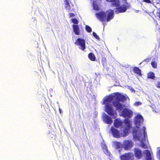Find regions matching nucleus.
Masks as SVG:
<instances>
[{
  "label": "nucleus",
  "mask_w": 160,
  "mask_h": 160,
  "mask_svg": "<svg viewBox=\"0 0 160 160\" xmlns=\"http://www.w3.org/2000/svg\"><path fill=\"white\" fill-rule=\"evenodd\" d=\"M126 99L125 96L118 93L106 97L103 101V103L105 104L106 112L115 118L117 116V112L113 109V105L116 110L120 111V114L121 116L126 118H131L133 115L132 110L125 108L122 111L124 105L121 102H123Z\"/></svg>",
  "instance_id": "nucleus-1"
},
{
  "label": "nucleus",
  "mask_w": 160,
  "mask_h": 160,
  "mask_svg": "<svg viewBox=\"0 0 160 160\" xmlns=\"http://www.w3.org/2000/svg\"><path fill=\"white\" fill-rule=\"evenodd\" d=\"M93 7L94 10H98L99 9V8L98 7V5H97L95 2L94 1L93 3Z\"/></svg>",
  "instance_id": "nucleus-20"
},
{
  "label": "nucleus",
  "mask_w": 160,
  "mask_h": 160,
  "mask_svg": "<svg viewBox=\"0 0 160 160\" xmlns=\"http://www.w3.org/2000/svg\"><path fill=\"white\" fill-rule=\"evenodd\" d=\"M159 148H158V151L157 152V158L160 160V149H159Z\"/></svg>",
  "instance_id": "nucleus-25"
},
{
  "label": "nucleus",
  "mask_w": 160,
  "mask_h": 160,
  "mask_svg": "<svg viewBox=\"0 0 160 160\" xmlns=\"http://www.w3.org/2000/svg\"><path fill=\"white\" fill-rule=\"evenodd\" d=\"M122 124V121L121 119H117L114 120V125L117 128H118L119 127L121 126Z\"/></svg>",
  "instance_id": "nucleus-14"
},
{
  "label": "nucleus",
  "mask_w": 160,
  "mask_h": 160,
  "mask_svg": "<svg viewBox=\"0 0 160 160\" xmlns=\"http://www.w3.org/2000/svg\"><path fill=\"white\" fill-rule=\"evenodd\" d=\"M115 145L118 148H119L121 147H122V144L119 142H116L115 143Z\"/></svg>",
  "instance_id": "nucleus-22"
},
{
  "label": "nucleus",
  "mask_w": 160,
  "mask_h": 160,
  "mask_svg": "<svg viewBox=\"0 0 160 160\" xmlns=\"http://www.w3.org/2000/svg\"><path fill=\"white\" fill-rule=\"evenodd\" d=\"M102 64L103 66L106 64V58H103L102 59Z\"/></svg>",
  "instance_id": "nucleus-26"
},
{
  "label": "nucleus",
  "mask_w": 160,
  "mask_h": 160,
  "mask_svg": "<svg viewBox=\"0 0 160 160\" xmlns=\"http://www.w3.org/2000/svg\"><path fill=\"white\" fill-rule=\"evenodd\" d=\"M75 44L78 46V48L84 51L86 49L85 40L82 38H78L76 40Z\"/></svg>",
  "instance_id": "nucleus-5"
},
{
  "label": "nucleus",
  "mask_w": 160,
  "mask_h": 160,
  "mask_svg": "<svg viewBox=\"0 0 160 160\" xmlns=\"http://www.w3.org/2000/svg\"><path fill=\"white\" fill-rule=\"evenodd\" d=\"M96 16L98 19L100 20V12L96 13Z\"/></svg>",
  "instance_id": "nucleus-29"
},
{
  "label": "nucleus",
  "mask_w": 160,
  "mask_h": 160,
  "mask_svg": "<svg viewBox=\"0 0 160 160\" xmlns=\"http://www.w3.org/2000/svg\"><path fill=\"white\" fill-rule=\"evenodd\" d=\"M103 120L108 124H111L112 122L111 118L106 114L103 117Z\"/></svg>",
  "instance_id": "nucleus-16"
},
{
  "label": "nucleus",
  "mask_w": 160,
  "mask_h": 160,
  "mask_svg": "<svg viewBox=\"0 0 160 160\" xmlns=\"http://www.w3.org/2000/svg\"><path fill=\"white\" fill-rule=\"evenodd\" d=\"M72 27L73 28V31L76 35H79L80 34V31L78 25H72Z\"/></svg>",
  "instance_id": "nucleus-11"
},
{
  "label": "nucleus",
  "mask_w": 160,
  "mask_h": 160,
  "mask_svg": "<svg viewBox=\"0 0 160 160\" xmlns=\"http://www.w3.org/2000/svg\"><path fill=\"white\" fill-rule=\"evenodd\" d=\"M129 89L131 90V91L132 92L133 91H134L133 90V89L131 87H129Z\"/></svg>",
  "instance_id": "nucleus-34"
},
{
  "label": "nucleus",
  "mask_w": 160,
  "mask_h": 160,
  "mask_svg": "<svg viewBox=\"0 0 160 160\" xmlns=\"http://www.w3.org/2000/svg\"><path fill=\"white\" fill-rule=\"evenodd\" d=\"M72 23L74 24H78L79 22L78 20L76 18H73L72 19Z\"/></svg>",
  "instance_id": "nucleus-23"
},
{
  "label": "nucleus",
  "mask_w": 160,
  "mask_h": 160,
  "mask_svg": "<svg viewBox=\"0 0 160 160\" xmlns=\"http://www.w3.org/2000/svg\"><path fill=\"white\" fill-rule=\"evenodd\" d=\"M142 103L140 102H135L133 105L134 106H137L141 105Z\"/></svg>",
  "instance_id": "nucleus-27"
},
{
  "label": "nucleus",
  "mask_w": 160,
  "mask_h": 160,
  "mask_svg": "<svg viewBox=\"0 0 160 160\" xmlns=\"http://www.w3.org/2000/svg\"><path fill=\"white\" fill-rule=\"evenodd\" d=\"M134 152L135 157L138 159L141 158L142 156V151L138 148H135Z\"/></svg>",
  "instance_id": "nucleus-7"
},
{
  "label": "nucleus",
  "mask_w": 160,
  "mask_h": 160,
  "mask_svg": "<svg viewBox=\"0 0 160 160\" xmlns=\"http://www.w3.org/2000/svg\"><path fill=\"white\" fill-rule=\"evenodd\" d=\"M59 112L60 113H62V111L61 110V109H60V108H59Z\"/></svg>",
  "instance_id": "nucleus-35"
},
{
  "label": "nucleus",
  "mask_w": 160,
  "mask_h": 160,
  "mask_svg": "<svg viewBox=\"0 0 160 160\" xmlns=\"http://www.w3.org/2000/svg\"><path fill=\"white\" fill-rule=\"evenodd\" d=\"M151 65L154 68H156L157 67V63L155 61H152L151 62Z\"/></svg>",
  "instance_id": "nucleus-24"
},
{
  "label": "nucleus",
  "mask_w": 160,
  "mask_h": 160,
  "mask_svg": "<svg viewBox=\"0 0 160 160\" xmlns=\"http://www.w3.org/2000/svg\"><path fill=\"white\" fill-rule=\"evenodd\" d=\"M113 17V11L112 10H109L106 12L101 11V21L103 22L104 25L105 23L112 19Z\"/></svg>",
  "instance_id": "nucleus-4"
},
{
  "label": "nucleus",
  "mask_w": 160,
  "mask_h": 160,
  "mask_svg": "<svg viewBox=\"0 0 160 160\" xmlns=\"http://www.w3.org/2000/svg\"><path fill=\"white\" fill-rule=\"evenodd\" d=\"M134 72L135 73L138 74L139 75H141V71L139 68L137 67H135L133 69Z\"/></svg>",
  "instance_id": "nucleus-19"
},
{
  "label": "nucleus",
  "mask_w": 160,
  "mask_h": 160,
  "mask_svg": "<svg viewBox=\"0 0 160 160\" xmlns=\"http://www.w3.org/2000/svg\"><path fill=\"white\" fill-rule=\"evenodd\" d=\"M143 121L142 117L140 114L137 115L135 117L134 123L136 128L133 129V136L135 140L141 142V146L142 148H147L148 147V141L146 140V128L144 127H139Z\"/></svg>",
  "instance_id": "nucleus-2"
},
{
  "label": "nucleus",
  "mask_w": 160,
  "mask_h": 160,
  "mask_svg": "<svg viewBox=\"0 0 160 160\" xmlns=\"http://www.w3.org/2000/svg\"><path fill=\"white\" fill-rule=\"evenodd\" d=\"M56 137V136H54V138H55Z\"/></svg>",
  "instance_id": "nucleus-38"
},
{
  "label": "nucleus",
  "mask_w": 160,
  "mask_h": 160,
  "mask_svg": "<svg viewBox=\"0 0 160 160\" xmlns=\"http://www.w3.org/2000/svg\"><path fill=\"white\" fill-rule=\"evenodd\" d=\"M92 34L93 36L95 37V38L98 39H99V37L97 35V34L95 32H93L92 33Z\"/></svg>",
  "instance_id": "nucleus-28"
},
{
  "label": "nucleus",
  "mask_w": 160,
  "mask_h": 160,
  "mask_svg": "<svg viewBox=\"0 0 160 160\" xmlns=\"http://www.w3.org/2000/svg\"><path fill=\"white\" fill-rule=\"evenodd\" d=\"M134 143L131 140H125L122 143V147L125 150H130L133 146Z\"/></svg>",
  "instance_id": "nucleus-6"
},
{
  "label": "nucleus",
  "mask_w": 160,
  "mask_h": 160,
  "mask_svg": "<svg viewBox=\"0 0 160 160\" xmlns=\"http://www.w3.org/2000/svg\"><path fill=\"white\" fill-rule=\"evenodd\" d=\"M148 77L149 78L153 79L155 78V75L152 72H150L148 74Z\"/></svg>",
  "instance_id": "nucleus-18"
},
{
  "label": "nucleus",
  "mask_w": 160,
  "mask_h": 160,
  "mask_svg": "<svg viewBox=\"0 0 160 160\" xmlns=\"http://www.w3.org/2000/svg\"><path fill=\"white\" fill-rule=\"evenodd\" d=\"M64 2L65 3V8L68 11V12L73 11V9H71L70 8V6L69 2L68 0H64Z\"/></svg>",
  "instance_id": "nucleus-15"
},
{
  "label": "nucleus",
  "mask_w": 160,
  "mask_h": 160,
  "mask_svg": "<svg viewBox=\"0 0 160 160\" xmlns=\"http://www.w3.org/2000/svg\"><path fill=\"white\" fill-rule=\"evenodd\" d=\"M129 119H125L124 124L125 125V128H123L121 130V132L113 127H112L111 130L113 136L117 138H120L121 137H125L127 136L128 132L132 128Z\"/></svg>",
  "instance_id": "nucleus-3"
},
{
  "label": "nucleus",
  "mask_w": 160,
  "mask_h": 160,
  "mask_svg": "<svg viewBox=\"0 0 160 160\" xmlns=\"http://www.w3.org/2000/svg\"><path fill=\"white\" fill-rule=\"evenodd\" d=\"M69 14L70 17H73L75 16L74 14L72 13H70Z\"/></svg>",
  "instance_id": "nucleus-31"
},
{
  "label": "nucleus",
  "mask_w": 160,
  "mask_h": 160,
  "mask_svg": "<svg viewBox=\"0 0 160 160\" xmlns=\"http://www.w3.org/2000/svg\"><path fill=\"white\" fill-rule=\"evenodd\" d=\"M138 11H139V10H136V11H135V12H136V13L138 12Z\"/></svg>",
  "instance_id": "nucleus-36"
},
{
  "label": "nucleus",
  "mask_w": 160,
  "mask_h": 160,
  "mask_svg": "<svg viewBox=\"0 0 160 160\" xmlns=\"http://www.w3.org/2000/svg\"><path fill=\"white\" fill-rule=\"evenodd\" d=\"M88 58H89L92 61H95L96 59L95 56L94 54L90 52L89 53L88 55Z\"/></svg>",
  "instance_id": "nucleus-17"
},
{
  "label": "nucleus",
  "mask_w": 160,
  "mask_h": 160,
  "mask_svg": "<svg viewBox=\"0 0 160 160\" xmlns=\"http://www.w3.org/2000/svg\"><path fill=\"white\" fill-rule=\"evenodd\" d=\"M159 18H160V13L159 14Z\"/></svg>",
  "instance_id": "nucleus-37"
},
{
  "label": "nucleus",
  "mask_w": 160,
  "mask_h": 160,
  "mask_svg": "<svg viewBox=\"0 0 160 160\" xmlns=\"http://www.w3.org/2000/svg\"><path fill=\"white\" fill-rule=\"evenodd\" d=\"M144 153L146 155V160H154L152 155V153L150 151L145 150L144 151Z\"/></svg>",
  "instance_id": "nucleus-9"
},
{
  "label": "nucleus",
  "mask_w": 160,
  "mask_h": 160,
  "mask_svg": "<svg viewBox=\"0 0 160 160\" xmlns=\"http://www.w3.org/2000/svg\"><path fill=\"white\" fill-rule=\"evenodd\" d=\"M150 59L151 58H148L145 59L144 61L147 62H148L150 60Z\"/></svg>",
  "instance_id": "nucleus-32"
},
{
  "label": "nucleus",
  "mask_w": 160,
  "mask_h": 160,
  "mask_svg": "<svg viewBox=\"0 0 160 160\" xmlns=\"http://www.w3.org/2000/svg\"><path fill=\"white\" fill-rule=\"evenodd\" d=\"M106 1L112 3V6L113 7H117L119 5V0H106Z\"/></svg>",
  "instance_id": "nucleus-12"
},
{
  "label": "nucleus",
  "mask_w": 160,
  "mask_h": 160,
  "mask_svg": "<svg viewBox=\"0 0 160 160\" xmlns=\"http://www.w3.org/2000/svg\"><path fill=\"white\" fill-rule=\"evenodd\" d=\"M85 29L88 32H91L92 31L91 28L88 25H86Z\"/></svg>",
  "instance_id": "nucleus-21"
},
{
  "label": "nucleus",
  "mask_w": 160,
  "mask_h": 160,
  "mask_svg": "<svg viewBox=\"0 0 160 160\" xmlns=\"http://www.w3.org/2000/svg\"><path fill=\"white\" fill-rule=\"evenodd\" d=\"M155 85L157 88H160V82H158L157 83L155 84Z\"/></svg>",
  "instance_id": "nucleus-30"
},
{
  "label": "nucleus",
  "mask_w": 160,
  "mask_h": 160,
  "mask_svg": "<svg viewBox=\"0 0 160 160\" xmlns=\"http://www.w3.org/2000/svg\"><path fill=\"white\" fill-rule=\"evenodd\" d=\"M102 147L105 154L107 156H110V152L108 150L106 144L104 143H102Z\"/></svg>",
  "instance_id": "nucleus-13"
},
{
  "label": "nucleus",
  "mask_w": 160,
  "mask_h": 160,
  "mask_svg": "<svg viewBox=\"0 0 160 160\" xmlns=\"http://www.w3.org/2000/svg\"><path fill=\"white\" fill-rule=\"evenodd\" d=\"M127 9V8L125 5H122L120 7L117 8L115 12L117 13L119 12H125Z\"/></svg>",
  "instance_id": "nucleus-10"
},
{
  "label": "nucleus",
  "mask_w": 160,
  "mask_h": 160,
  "mask_svg": "<svg viewBox=\"0 0 160 160\" xmlns=\"http://www.w3.org/2000/svg\"><path fill=\"white\" fill-rule=\"evenodd\" d=\"M133 156V154L131 153H127L122 155L120 157L122 160H127L129 159Z\"/></svg>",
  "instance_id": "nucleus-8"
},
{
  "label": "nucleus",
  "mask_w": 160,
  "mask_h": 160,
  "mask_svg": "<svg viewBox=\"0 0 160 160\" xmlns=\"http://www.w3.org/2000/svg\"><path fill=\"white\" fill-rule=\"evenodd\" d=\"M144 1L149 3L150 2V0H143Z\"/></svg>",
  "instance_id": "nucleus-33"
}]
</instances>
